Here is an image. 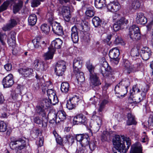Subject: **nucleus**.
<instances>
[{"instance_id":"obj_1","label":"nucleus","mask_w":153,"mask_h":153,"mask_svg":"<svg viewBox=\"0 0 153 153\" xmlns=\"http://www.w3.org/2000/svg\"><path fill=\"white\" fill-rule=\"evenodd\" d=\"M113 144L116 149L114 153H125L131 145L130 139L124 136L116 135L113 140Z\"/></svg>"},{"instance_id":"obj_60","label":"nucleus","mask_w":153,"mask_h":153,"mask_svg":"<svg viewBox=\"0 0 153 153\" xmlns=\"http://www.w3.org/2000/svg\"><path fill=\"white\" fill-rule=\"evenodd\" d=\"M86 152L85 147L82 146L77 148L76 151L77 153H86Z\"/></svg>"},{"instance_id":"obj_15","label":"nucleus","mask_w":153,"mask_h":153,"mask_svg":"<svg viewBox=\"0 0 153 153\" xmlns=\"http://www.w3.org/2000/svg\"><path fill=\"white\" fill-rule=\"evenodd\" d=\"M33 63L35 68L37 71L42 72L46 69L44 63L39 59L35 60Z\"/></svg>"},{"instance_id":"obj_64","label":"nucleus","mask_w":153,"mask_h":153,"mask_svg":"<svg viewBox=\"0 0 153 153\" xmlns=\"http://www.w3.org/2000/svg\"><path fill=\"white\" fill-rule=\"evenodd\" d=\"M84 135L82 134H78L76 136V139L77 141L80 142L83 138Z\"/></svg>"},{"instance_id":"obj_12","label":"nucleus","mask_w":153,"mask_h":153,"mask_svg":"<svg viewBox=\"0 0 153 153\" xmlns=\"http://www.w3.org/2000/svg\"><path fill=\"white\" fill-rule=\"evenodd\" d=\"M107 7L108 10L112 12H115L118 11L121 7L120 4L117 1H114L113 2L108 4Z\"/></svg>"},{"instance_id":"obj_9","label":"nucleus","mask_w":153,"mask_h":153,"mask_svg":"<svg viewBox=\"0 0 153 153\" xmlns=\"http://www.w3.org/2000/svg\"><path fill=\"white\" fill-rule=\"evenodd\" d=\"M48 121V117H42V119L38 116H36L33 118V122L34 123L38 124H42V127L44 129H45L47 126Z\"/></svg>"},{"instance_id":"obj_13","label":"nucleus","mask_w":153,"mask_h":153,"mask_svg":"<svg viewBox=\"0 0 153 153\" xmlns=\"http://www.w3.org/2000/svg\"><path fill=\"white\" fill-rule=\"evenodd\" d=\"M130 97L131 99L133 102L134 103H138L143 100L145 98L144 94H143V95L141 94L137 93L135 94L134 96V94H133L132 92H131L130 93Z\"/></svg>"},{"instance_id":"obj_14","label":"nucleus","mask_w":153,"mask_h":153,"mask_svg":"<svg viewBox=\"0 0 153 153\" xmlns=\"http://www.w3.org/2000/svg\"><path fill=\"white\" fill-rule=\"evenodd\" d=\"M61 12L65 20L67 22L70 21L71 15L69 8L67 6H63L62 8Z\"/></svg>"},{"instance_id":"obj_26","label":"nucleus","mask_w":153,"mask_h":153,"mask_svg":"<svg viewBox=\"0 0 153 153\" xmlns=\"http://www.w3.org/2000/svg\"><path fill=\"white\" fill-rule=\"evenodd\" d=\"M18 1V2L16 3L13 6V10L14 13L18 12L22 8L23 2L21 1Z\"/></svg>"},{"instance_id":"obj_53","label":"nucleus","mask_w":153,"mask_h":153,"mask_svg":"<svg viewBox=\"0 0 153 153\" xmlns=\"http://www.w3.org/2000/svg\"><path fill=\"white\" fill-rule=\"evenodd\" d=\"M130 37L133 40L139 39L140 37V30H139L138 32L136 33L135 34H132V35Z\"/></svg>"},{"instance_id":"obj_10","label":"nucleus","mask_w":153,"mask_h":153,"mask_svg":"<svg viewBox=\"0 0 153 153\" xmlns=\"http://www.w3.org/2000/svg\"><path fill=\"white\" fill-rule=\"evenodd\" d=\"M152 54V52L148 47H143L140 52V55L142 59L145 60L148 59Z\"/></svg>"},{"instance_id":"obj_27","label":"nucleus","mask_w":153,"mask_h":153,"mask_svg":"<svg viewBox=\"0 0 153 153\" xmlns=\"http://www.w3.org/2000/svg\"><path fill=\"white\" fill-rule=\"evenodd\" d=\"M17 19H11L9 23L4 27V30H6L14 27L17 24Z\"/></svg>"},{"instance_id":"obj_47","label":"nucleus","mask_w":153,"mask_h":153,"mask_svg":"<svg viewBox=\"0 0 153 153\" xmlns=\"http://www.w3.org/2000/svg\"><path fill=\"white\" fill-rule=\"evenodd\" d=\"M10 0L6 1L0 7V12L4 11L7 9V8L10 3Z\"/></svg>"},{"instance_id":"obj_3","label":"nucleus","mask_w":153,"mask_h":153,"mask_svg":"<svg viewBox=\"0 0 153 153\" xmlns=\"http://www.w3.org/2000/svg\"><path fill=\"white\" fill-rule=\"evenodd\" d=\"M142 66L141 63L132 65L128 60L124 62L123 65L125 71L129 74L132 72H135L140 70Z\"/></svg>"},{"instance_id":"obj_28","label":"nucleus","mask_w":153,"mask_h":153,"mask_svg":"<svg viewBox=\"0 0 153 153\" xmlns=\"http://www.w3.org/2000/svg\"><path fill=\"white\" fill-rule=\"evenodd\" d=\"M60 89L62 92L65 93H67L69 89V83L66 82H62L61 85Z\"/></svg>"},{"instance_id":"obj_16","label":"nucleus","mask_w":153,"mask_h":153,"mask_svg":"<svg viewBox=\"0 0 153 153\" xmlns=\"http://www.w3.org/2000/svg\"><path fill=\"white\" fill-rule=\"evenodd\" d=\"M62 44V41L60 39H56L51 42L49 48L52 50L53 52H55L56 49H59L61 48Z\"/></svg>"},{"instance_id":"obj_62","label":"nucleus","mask_w":153,"mask_h":153,"mask_svg":"<svg viewBox=\"0 0 153 153\" xmlns=\"http://www.w3.org/2000/svg\"><path fill=\"white\" fill-rule=\"evenodd\" d=\"M75 26H77V30H79L80 31H84V26L83 25V23H81L78 24Z\"/></svg>"},{"instance_id":"obj_44","label":"nucleus","mask_w":153,"mask_h":153,"mask_svg":"<svg viewBox=\"0 0 153 153\" xmlns=\"http://www.w3.org/2000/svg\"><path fill=\"white\" fill-rule=\"evenodd\" d=\"M117 22L121 26L126 25L128 22V20L124 17H121Z\"/></svg>"},{"instance_id":"obj_50","label":"nucleus","mask_w":153,"mask_h":153,"mask_svg":"<svg viewBox=\"0 0 153 153\" xmlns=\"http://www.w3.org/2000/svg\"><path fill=\"white\" fill-rule=\"evenodd\" d=\"M69 100L72 102V103H74L76 106L78 105V102L79 100V97L76 95L73 96Z\"/></svg>"},{"instance_id":"obj_33","label":"nucleus","mask_w":153,"mask_h":153,"mask_svg":"<svg viewBox=\"0 0 153 153\" xmlns=\"http://www.w3.org/2000/svg\"><path fill=\"white\" fill-rule=\"evenodd\" d=\"M92 21L94 25L96 27L100 26L102 24V20L98 17H94L92 19Z\"/></svg>"},{"instance_id":"obj_23","label":"nucleus","mask_w":153,"mask_h":153,"mask_svg":"<svg viewBox=\"0 0 153 153\" xmlns=\"http://www.w3.org/2000/svg\"><path fill=\"white\" fill-rule=\"evenodd\" d=\"M140 6L139 1L137 0H133L130 5L129 8L130 10H136L138 9Z\"/></svg>"},{"instance_id":"obj_35","label":"nucleus","mask_w":153,"mask_h":153,"mask_svg":"<svg viewBox=\"0 0 153 153\" xmlns=\"http://www.w3.org/2000/svg\"><path fill=\"white\" fill-rule=\"evenodd\" d=\"M43 108L40 106H37L36 107V111L37 113L41 115L42 117H46V113Z\"/></svg>"},{"instance_id":"obj_45","label":"nucleus","mask_w":153,"mask_h":153,"mask_svg":"<svg viewBox=\"0 0 153 153\" xmlns=\"http://www.w3.org/2000/svg\"><path fill=\"white\" fill-rule=\"evenodd\" d=\"M42 31L45 34H48L50 30V27L46 24L42 25L41 27Z\"/></svg>"},{"instance_id":"obj_21","label":"nucleus","mask_w":153,"mask_h":153,"mask_svg":"<svg viewBox=\"0 0 153 153\" xmlns=\"http://www.w3.org/2000/svg\"><path fill=\"white\" fill-rule=\"evenodd\" d=\"M18 71L19 73L25 76H27L32 74L33 70L31 68H24L19 69Z\"/></svg>"},{"instance_id":"obj_24","label":"nucleus","mask_w":153,"mask_h":153,"mask_svg":"<svg viewBox=\"0 0 153 153\" xmlns=\"http://www.w3.org/2000/svg\"><path fill=\"white\" fill-rule=\"evenodd\" d=\"M94 117L95 118V121L96 123L95 125V131H97L100 129L102 125V119L100 117L97 116H95Z\"/></svg>"},{"instance_id":"obj_43","label":"nucleus","mask_w":153,"mask_h":153,"mask_svg":"<svg viewBox=\"0 0 153 153\" xmlns=\"http://www.w3.org/2000/svg\"><path fill=\"white\" fill-rule=\"evenodd\" d=\"M76 77L78 83L82 82L84 81L85 79L83 72L77 74Z\"/></svg>"},{"instance_id":"obj_7","label":"nucleus","mask_w":153,"mask_h":153,"mask_svg":"<svg viewBox=\"0 0 153 153\" xmlns=\"http://www.w3.org/2000/svg\"><path fill=\"white\" fill-rule=\"evenodd\" d=\"M2 83L4 88L11 87L14 83L13 75L11 74H8L3 79Z\"/></svg>"},{"instance_id":"obj_31","label":"nucleus","mask_w":153,"mask_h":153,"mask_svg":"<svg viewBox=\"0 0 153 153\" xmlns=\"http://www.w3.org/2000/svg\"><path fill=\"white\" fill-rule=\"evenodd\" d=\"M54 52H53L52 50L51 49H50L49 48H48V51L45 53L43 55L45 59L47 60L52 59L53 57Z\"/></svg>"},{"instance_id":"obj_48","label":"nucleus","mask_w":153,"mask_h":153,"mask_svg":"<svg viewBox=\"0 0 153 153\" xmlns=\"http://www.w3.org/2000/svg\"><path fill=\"white\" fill-rule=\"evenodd\" d=\"M7 125L4 121H0V131L4 132L7 129Z\"/></svg>"},{"instance_id":"obj_6","label":"nucleus","mask_w":153,"mask_h":153,"mask_svg":"<svg viewBox=\"0 0 153 153\" xmlns=\"http://www.w3.org/2000/svg\"><path fill=\"white\" fill-rule=\"evenodd\" d=\"M100 71L104 77L109 76L110 75L112 74L114 72L111 67L106 62L100 67Z\"/></svg>"},{"instance_id":"obj_58","label":"nucleus","mask_w":153,"mask_h":153,"mask_svg":"<svg viewBox=\"0 0 153 153\" xmlns=\"http://www.w3.org/2000/svg\"><path fill=\"white\" fill-rule=\"evenodd\" d=\"M131 54L133 57L137 56L139 55L138 50L135 49H133L131 50Z\"/></svg>"},{"instance_id":"obj_63","label":"nucleus","mask_w":153,"mask_h":153,"mask_svg":"<svg viewBox=\"0 0 153 153\" xmlns=\"http://www.w3.org/2000/svg\"><path fill=\"white\" fill-rule=\"evenodd\" d=\"M123 40L121 38L120 36H117L116 37V39L114 41V43L116 45H118L121 44Z\"/></svg>"},{"instance_id":"obj_56","label":"nucleus","mask_w":153,"mask_h":153,"mask_svg":"<svg viewBox=\"0 0 153 153\" xmlns=\"http://www.w3.org/2000/svg\"><path fill=\"white\" fill-rule=\"evenodd\" d=\"M6 38V36L4 34H2L0 33V41L3 45H5V41Z\"/></svg>"},{"instance_id":"obj_36","label":"nucleus","mask_w":153,"mask_h":153,"mask_svg":"<svg viewBox=\"0 0 153 153\" xmlns=\"http://www.w3.org/2000/svg\"><path fill=\"white\" fill-rule=\"evenodd\" d=\"M51 104V101L49 99H45L43 100L41 103V106L45 109L48 108Z\"/></svg>"},{"instance_id":"obj_61","label":"nucleus","mask_w":153,"mask_h":153,"mask_svg":"<svg viewBox=\"0 0 153 153\" xmlns=\"http://www.w3.org/2000/svg\"><path fill=\"white\" fill-rule=\"evenodd\" d=\"M146 133L145 132H143V135L142 137L141 141L143 143L147 142L149 140V138L148 136L146 135Z\"/></svg>"},{"instance_id":"obj_25","label":"nucleus","mask_w":153,"mask_h":153,"mask_svg":"<svg viewBox=\"0 0 153 153\" xmlns=\"http://www.w3.org/2000/svg\"><path fill=\"white\" fill-rule=\"evenodd\" d=\"M29 25L31 26H33L36 24L37 20V16L35 14H31L30 15L28 18Z\"/></svg>"},{"instance_id":"obj_38","label":"nucleus","mask_w":153,"mask_h":153,"mask_svg":"<svg viewBox=\"0 0 153 153\" xmlns=\"http://www.w3.org/2000/svg\"><path fill=\"white\" fill-rule=\"evenodd\" d=\"M139 30V28L136 25H133L131 27L130 29L129 35L131 36L132 34H135L136 33L138 32Z\"/></svg>"},{"instance_id":"obj_19","label":"nucleus","mask_w":153,"mask_h":153,"mask_svg":"<svg viewBox=\"0 0 153 153\" xmlns=\"http://www.w3.org/2000/svg\"><path fill=\"white\" fill-rule=\"evenodd\" d=\"M136 22L138 24L144 25L147 23V19L143 13H139L137 14Z\"/></svg>"},{"instance_id":"obj_18","label":"nucleus","mask_w":153,"mask_h":153,"mask_svg":"<svg viewBox=\"0 0 153 153\" xmlns=\"http://www.w3.org/2000/svg\"><path fill=\"white\" fill-rule=\"evenodd\" d=\"M71 39L74 43H77L79 40V37L77 26H74L71 29Z\"/></svg>"},{"instance_id":"obj_37","label":"nucleus","mask_w":153,"mask_h":153,"mask_svg":"<svg viewBox=\"0 0 153 153\" xmlns=\"http://www.w3.org/2000/svg\"><path fill=\"white\" fill-rule=\"evenodd\" d=\"M108 102V101L107 100L104 99L100 103V104L99 105V108L98 110L99 112H102L103 111L105 105L107 104Z\"/></svg>"},{"instance_id":"obj_51","label":"nucleus","mask_w":153,"mask_h":153,"mask_svg":"<svg viewBox=\"0 0 153 153\" xmlns=\"http://www.w3.org/2000/svg\"><path fill=\"white\" fill-rule=\"evenodd\" d=\"M76 106L74 103H72V102L69 100L67 101L66 104V107L69 110H72Z\"/></svg>"},{"instance_id":"obj_29","label":"nucleus","mask_w":153,"mask_h":153,"mask_svg":"<svg viewBox=\"0 0 153 153\" xmlns=\"http://www.w3.org/2000/svg\"><path fill=\"white\" fill-rule=\"evenodd\" d=\"M82 62V59L81 57H77L75 58L73 62V67H81Z\"/></svg>"},{"instance_id":"obj_2","label":"nucleus","mask_w":153,"mask_h":153,"mask_svg":"<svg viewBox=\"0 0 153 153\" xmlns=\"http://www.w3.org/2000/svg\"><path fill=\"white\" fill-rule=\"evenodd\" d=\"M130 85L129 80L127 79H122L115 87L114 91L117 96L119 98L124 97L128 92L127 88Z\"/></svg>"},{"instance_id":"obj_32","label":"nucleus","mask_w":153,"mask_h":153,"mask_svg":"<svg viewBox=\"0 0 153 153\" xmlns=\"http://www.w3.org/2000/svg\"><path fill=\"white\" fill-rule=\"evenodd\" d=\"M56 68L65 71L66 63L63 60H61L57 62L56 65Z\"/></svg>"},{"instance_id":"obj_20","label":"nucleus","mask_w":153,"mask_h":153,"mask_svg":"<svg viewBox=\"0 0 153 153\" xmlns=\"http://www.w3.org/2000/svg\"><path fill=\"white\" fill-rule=\"evenodd\" d=\"M130 153H143L140 143H137L131 146Z\"/></svg>"},{"instance_id":"obj_57","label":"nucleus","mask_w":153,"mask_h":153,"mask_svg":"<svg viewBox=\"0 0 153 153\" xmlns=\"http://www.w3.org/2000/svg\"><path fill=\"white\" fill-rule=\"evenodd\" d=\"M55 72L57 76H62L64 74L65 70L62 69H59V68H55Z\"/></svg>"},{"instance_id":"obj_11","label":"nucleus","mask_w":153,"mask_h":153,"mask_svg":"<svg viewBox=\"0 0 153 153\" xmlns=\"http://www.w3.org/2000/svg\"><path fill=\"white\" fill-rule=\"evenodd\" d=\"M52 30L55 34L58 36L63 34V28L59 23L53 22L52 24Z\"/></svg>"},{"instance_id":"obj_4","label":"nucleus","mask_w":153,"mask_h":153,"mask_svg":"<svg viewBox=\"0 0 153 153\" xmlns=\"http://www.w3.org/2000/svg\"><path fill=\"white\" fill-rule=\"evenodd\" d=\"M25 138H21L14 140H11L10 143L11 147H13L14 145H17L15 148L16 151L18 152L19 150H21L26 147Z\"/></svg>"},{"instance_id":"obj_49","label":"nucleus","mask_w":153,"mask_h":153,"mask_svg":"<svg viewBox=\"0 0 153 153\" xmlns=\"http://www.w3.org/2000/svg\"><path fill=\"white\" fill-rule=\"evenodd\" d=\"M45 90H46L47 91V94L48 97V98L50 97H52L53 96H55V93L53 89L51 88L47 89V88H45Z\"/></svg>"},{"instance_id":"obj_39","label":"nucleus","mask_w":153,"mask_h":153,"mask_svg":"<svg viewBox=\"0 0 153 153\" xmlns=\"http://www.w3.org/2000/svg\"><path fill=\"white\" fill-rule=\"evenodd\" d=\"M58 116L59 119L61 121H63L66 118V114L64 111H59L56 115Z\"/></svg>"},{"instance_id":"obj_40","label":"nucleus","mask_w":153,"mask_h":153,"mask_svg":"<svg viewBox=\"0 0 153 153\" xmlns=\"http://www.w3.org/2000/svg\"><path fill=\"white\" fill-rule=\"evenodd\" d=\"M86 66L89 70V71L90 73V74L95 73L94 72V70L95 67L93 65L92 63L90 62L89 61H88L87 62Z\"/></svg>"},{"instance_id":"obj_5","label":"nucleus","mask_w":153,"mask_h":153,"mask_svg":"<svg viewBox=\"0 0 153 153\" xmlns=\"http://www.w3.org/2000/svg\"><path fill=\"white\" fill-rule=\"evenodd\" d=\"M120 55V51L117 48H113L110 50L109 53V56L110 58L112 59V61L114 63L117 65L119 61L118 56Z\"/></svg>"},{"instance_id":"obj_30","label":"nucleus","mask_w":153,"mask_h":153,"mask_svg":"<svg viewBox=\"0 0 153 153\" xmlns=\"http://www.w3.org/2000/svg\"><path fill=\"white\" fill-rule=\"evenodd\" d=\"M90 138L87 135H84L83 138L80 142L81 146L85 147L89 144Z\"/></svg>"},{"instance_id":"obj_54","label":"nucleus","mask_w":153,"mask_h":153,"mask_svg":"<svg viewBox=\"0 0 153 153\" xmlns=\"http://www.w3.org/2000/svg\"><path fill=\"white\" fill-rule=\"evenodd\" d=\"M149 86L148 85H146L143 86L141 88V90L142 91V92L141 93V95H143V94H144V97H145L146 93L149 90Z\"/></svg>"},{"instance_id":"obj_17","label":"nucleus","mask_w":153,"mask_h":153,"mask_svg":"<svg viewBox=\"0 0 153 153\" xmlns=\"http://www.w3.org/2000/svg\"><path fill=\"white\" fill-rule=\"evenodd\" d=\"M90 84L91 85L96 86L101 84L99 78L95 73L90 74Z\"/></svg>"},{"instance_id":"obj_52","label":"nucleus","mask_w":153,"mask_h":153,"mask_svg":"<svg viewBox=\"0 0 153 153\" xmlns=\"http://www.w3.org/2000/svg\"><path fill=\"white\" fill-rule=\"evenodd\" d=\"M41 1H43V0H32L31 6L33 7H37L40 4Z\"/></svg>"},{"instance_id":"obj_46","label":"nucleus","mask_w":153,"mask_h":153,"mask_svg":"<svg viewBox=\"0 0 153 153\" xmlns=\"http://www.w3.org/2000/svg\"><path fill=\"white\" fill-rule=\"evenodd\" d=\"M66 140L69 144H72L74 141L75 137L70 134L67 135L66 136Z\"/></svg>"},{"instance_id":"obj_41","label":"nucleus","mask_w":153,"mask_h":153,"mask_svg":"<svg viewBox=\"0 0 153 153\" xmlns=\"http://www.w3.org/2000/svg\"><path fill=\"white\" fill-rule=\"evenodd\" d=\"M33 45L36 48H42V46L41 45L40 43V39L38 38L36 39H34L32 41Z\"/></svg>"},{"instance_id":"obj_42","label":"nucleus","mask_w":153,"mask_h":153,"mask_svg":"<svg viewBox=\"0 0 153 153\" xmlns=\"http://www.w3.org/2000/svg\"><path fill=\"white\" fill-rule=\"evenodd\" d=\"M86 15L89 17H92L94 15V8L93 7L87 8L85 11Z\"/></svg>"},{"instance_id":"obj_55","label":"nucleus","mask_w":153,"mask_h":153,"mask_svg":"<svg viewBox=\"0 0 153 153\" xmlns=\"http://www.w3.org/2000/svg\"><path fill=\"white\" fill-rule=\"evenodd\" d=\"M49 99L51 101V104L53 105H55L58 102V98L56 95L55 96H53L52 97L49 98Z\"/></svg>"},{"instance_id":"obj_22","label":"nucleus","mask_w":153,"mask_h":153,"mask_svg":"<svg viewBox=\"0 0 153 153\" xmlns=\"http://www.w3.org/2000/svg\"><path fill=\"white\" fill-rule=\"evenodd\" d=\"M128 120L126 121L127 125L130 126L132 125H136L137 122L135 119V116L131 113H128L127 115Z\"/></svg>"},{"instance_id":"obj_8","label":"nucleus","mask_w":153,"mask_h":153,"mask_svg":"<svg viewBox=\"0 0 153 153\" xmlns=\"http://www.w3.org/2000/svg\"><path fill=\"white\" fill-rule=\"evenodd\" d=\"M87 119L82 114H78L75 116L73 119V123L75 124H83L86 125L87 123Z\"/></svg>"},{"instance_id":"obj_34","label":"nucleus","mask_w":153,"mask_h":153,"mask_svg":"<svg viewBox=\"0 0 153 153\" xmlns=\"http://www.w3.org/2000/svg\"><path fill=\"white\" fill-rule=\"evenodd\" d=\"M105 0H95V5L98 8H101L105 5Z\"/></svg>"},{"instance_id":"obj_59","label":"nucleus","mask_w":153,"mask_h":153,"mask_svg":"<svg viewBox=\"0 0 153 153\" xmlns=\"http://www.w3.org/2000/svg\"><path fill=\"white\" fill-rule=\"evenodd\" d=\"M122 26L119 25V23L117 22L113 25V28L114 30L117 31L119 30Z\"/></svg>"}]
</instances>
